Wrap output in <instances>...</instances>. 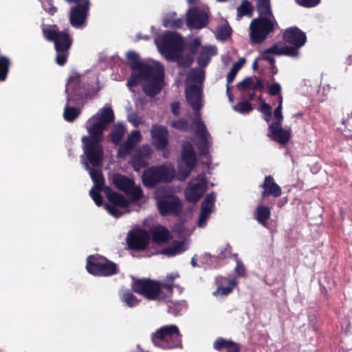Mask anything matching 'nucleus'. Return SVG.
<instances>
[{
    "label": "nucleus",
    "instance_id": "1",
    "mask_svg": "<svg viewBox=\"0 0 352 352\" xmlns=\"http://www.w3.org/2000/svg\"><path fill=\"white\" fill-rule=\"evenodd\" d=\"M114 118L112 109L104 107L88 120L86 129L89 135L82 138L84 155L81 157L83 164L87 162L94 167L101 165L104 157L103 148L100 144L103 140L102 134Z\"/></svg>",
    "mask_w": 352,
    "mask_h": 352
},
{
    "label": "nucleus",
    "instance_id": "2",
    "mask_svg": "<svg viewBox=\"0 0 352 352\" xmlns=\"http://www.w3.org/2000/svg\"><path fill=\"white\" fill-rule=\"evenodd\" d=\"M127 60L131 68L136 73H133L127 81V86L135 87L141 81L146 83L143 85V91L150 97L157 95L163 87L164 68L162 65H152L140 61L138 53L131 51L126 55Z\"/></svg>",
    "mask_w": 352,
    "mask_h": 352
},
{
    "label": "nucleus",
    "instance_id": "3",
    "mask_svg": "<svg viewBox=\"0 0 352 352\" xmlns=\"http://www.w3.org/2000/svg\"><path fill=\"white\" fill-rule=\"evenodd\" d=\"M185 94L186 100L195 114L192 124L195 126L196 134L199 138V149L202 155H205L208 153L211 144V137L200 117L199 110L203 107L202 88L196 85H189L186 88Z\"/></svg>",
    "mask_w": 352,
    "mask_h": 352
},
{
    "label": "nucleus",
    "instance_id": "4",
    "mask_svg": "<svg viewBox=\"0 0 352 352\" xmlns=\"http://www.w3.org/2000/svg\"><path fill=\"white\" fill-rule=\"evenodd\" d=\"M133 290L149 300H164L173 294L172 283H161L149 278L135 280Z\"/></svg>",
    "mask_w": 352,
    "mask_h": 352
},
{
    "label": "nucleus",
    "instance_id": "5",
    "mask_svg": "<svg viewBox=\"0 0 352 352\" xmlns=\"http://www.w3.org/2000/svg\"><path fill=\"white\" fill-rule=\"evenodd\" d=\"M153 343L164 349H173L182 346V335L175 324L163 326L151 336Z\"/></svg>",
    "mask_w": 352,
    "mask_h": 352
},
{
    "label": "nucleus",
    "instance_id": "6",
    "mask_svg": "<svg viewBox=\"0 0 352 352\" xmlns=\"http://www.w3.org/2000/svg\"><path fill=\"white\" fill-rule=\"evenodd\" d=\"M277 25L274 16H258L254 19L250 25V38L252 43H263L273 32Z\"/></svg>",
    "mask_w": 352,
    "mask_h": 352
},
{
    "label": "nucleus",
    "instance_id": "7",
    "mask_svg": "<svg viewBox=\"0 0 352 352\" xmlns=\"http://www.w3.org/2000/svg\"><path fill=\"white\" fill-rule=\"evenodd\" d=\"M65 93L67 102L82 107L90 96L91 90L88 85L81 84L80 76L74 74L68 79Z\"/></svg>",
    "mask_w": 352,
    "mask_h": 352
},
{
    "label": "nucleus",
    "instance_id": "8",
    "mask_svg": "<svg viewBox=\"0 0 352 352\" xmlns=\"http://www.w3.org/2000/svg\"><path fill=\"white\" fill-rule=\"evenodd\" d=\"M175 176L173 167L166 165L152 166L142 174V182L145 186L153 188L162 182H170Z\"/></svg>",
    "mask_w": 352,
    "mask_h": 352
},
{
    "label": "nucleus",
    "instance_id": "9",
    "mask_svg": "<svg viewBox=\"0 0 352 352\" xmlns=\"http://www.w3.org/2000/svg\"><path fill=\"white\" fill-rule=\"evenodd\" d=\"M87 270L95 276H109L118 272L117 265L105 258L96 260L94 256H89L87 261Z\"/></svg>",
    "mask_w": 352,
    "mask_h": 352
},
{
    "label": "nucleus",
    "instance_id": "10",
    "mask_svg": "<svg viewBox=\"0 0 352 352\" xmlns=\"http://www.w3.org/2000/svg\"><path fill=\"white\" fill-rule=\"evenodd\" d=\"M182 159L186 167L183 168L182 164L178 166V176L179 180L183 181L188 177L196 166L195 152L190 142H186L182 145Z\"/></svg>",
    "mask_w": 352,
    "mask_h": 352
},
{
    "label": "nucleus",
    "instance_id": "11",
    "mask_svg": "<svg viewBox=\"0 0 352 352\" xmlns=\"http://www.w3.org/2000/svg\"><path fill=\"white\" fill-rule=\"evenodd\" d=\"M72 42V38L68 30L60 32L59 36L54 42L56 52V62L58 65L63 66L66 63Z\"/></svg>",
    "mask_w": 352,
    "mask_h": 352
},
{
    "label": "nucleus",
    "instance_id": "12",
    "mask_svg": "<svg viewBox=\"0 0 352 352\" xmlns=\"http://www.w3.org/2000/svg\"><path fill=\"white\" fill-rule=\"evenodd\" d=\"M157 207L160 213L163 215L169 214L177 216L182 210L180 199L175 195H167L157 199Z\"/></svg>",
    "mask_w": 352,
    "mask_h": 352
},
{
    "label": "nucleus",
    "instance_id": "13",
    "mask_svg": "<svg viewBox=\"0 0 352 352\" xmlns=\"http://www.w3.org/2000/svg\"><path fill=\"white\" fill-rule=\"evenodd\" d=\"M206 189L205 181L201 176L192 179L184 192L186 201L192 204L197 203L203 196Z\"/></svg>",
    "mask_w": 352,
    "mask_h": 352
},
{
    "label": "nucleus",
    "instance_id": "14",
    "mask_svg": "<svg viewBox=\"0 0 352 352\" xmlns=\"http://www.w3.org/2000/svg\"><path fill=\"white\" fill-rule=\"evenodd\" d=\"M164 49L171 55L177 56L184 48V41L182 36L173 32H166L162 37Z\"/></svg>",
    "mask_w": 352,
    "mask_h": 352
},
{
    "label": "nucleus",
    "instance_id": "15",
    "mask_svg": "<svg viewBox=\"0 0 352 352\" xmlns=\"http://www.w3.org/2000/svg\"><path fill=\"white\" fill-rule=\"evenodd\" d=\"M150 241L148 233L143 230L130 231L126 236V243L129 249L142 251L147 248Z\"/></svg>",
    "mask_w": 352,
    "mask_h": 352
},
{
    "label": "nucleus",
    "instance_id": "16",
    "mask_svg": "<svg viewBox=\"0 0 352 352\" xmlns=\"http://www.w3.org/2000/svg\"><path fill=\"white\" fill-rule=\"evenodd\" d=\"M152 155V148L148 144H143L136 149L132 156L130 164L135 171H140L142 168H146L148 165V161Z\"/></svg>",
    "mask_w": 352,
    "mask_h": 352
},
{
    "label": "nucleus",
    "instance_id": "17",
    "mask_svg": "<svg viewBox=\"0 0 352 352\" xmlns=\"http://www.w3.org/2000/svg\"><path fill=\"white\" fill-rule=\"evenodd\" d=\"M89 4V0H85V3H78L71 9L69 22L73 27L80 28L85 25Z\"/></svg>",
    "mask_w": 352,
    "mask_h": 352
},
{
    "label": "nucleus",
    "instance_id": "18",
    "mask_svg": "<svg viewBox=\"0 0 352 352\" xmlns=\"http://www.w3.org/2000/svg\"><path fill=\"white\" fill-rule=\"evenodd\" d=\"M208 23V14L204 10L195 7L190 8L187 13V25L190 28L201 29Z\"/></svg>",
    "mask_w": 352,
    "mask_h": 352
},
{
    "label": "nucleus",
    "instance_id": "19",
    "mask_svg": "<svg viewBox=\"0 0 352 352\" xmlns=\"http://www.w3.org/2000/svg\"><path fill=\"white\" fill-rule=\"evenodd\" d=\"M283 39L285 43L300 48L305 44L307 36L305 32L294 26L288 28L284 31Z\"/></svg>",
    "mask_w": 352,
    "mask_h": 352
},
{
    "label": "nucleus",
    "instance_id": "20",
    "mask_svg": "<svg viewBox=\"0 0 352 352\" xmlns=\"http://www.w3.org/2000/svg\"><path fill=\"white\" fill-rule=\"evenodd\" d=\"M151 135L153 144L157 150H163L167 146L168 132L166 126L153 125L151 129Z\"/></svg>",
    "mask_w": 352,
    "mask_h": 352
},
{
    "label": "nucleus",
    "instance_id": "21",
    "mask_svg": "<svg viewBox=\"0 0 352 352\" xmlns=\"http://www.w3.org/2000/svg\"><path fill=\"white\" fill-rule=\"evenodd\" d=\"M142 135L138 130L133 131L118 149V155L125 157L129 155L136 145L141 141Z\"/></svg>",
    "mask_w": 352,
    "mask_h": 352
},
{
    "label": "nucleus",
    "instance_id": "22",
    "mask_svg": "<svg viewBox=\"0 0 352 352\" xmlns=\"http://www.w3.org/2000/svg\"><path fill=\"white\" fill-rule=\"evenodd\" d=\"M216 199V195L212 192L206 195L201 206V213L199 217L198 225L200 227L204 226L207 218L212 212L214 204Z\"/></svg>",
    "mask_w": 352,
    "mask_h": 352
},
{
    "label": "nucleus",
    "instance_id": "23",
    "mask_svg": "<svg viewBox=\"0 0 352 352\" xmlns=\"http://www.w3.org/2000/svg\"><path fill=\"white\" fill-rule=\"evenodd\" d=\"M263 189L261 194V200L267 197L272 196L274 197H278L282 193L280 187L274 182V178L271 176H267L265 178L264 182L261 185Z\"/></svg>",
    "mask_w": 352,
    "mask_h": 352
},
{
    "label": "nucleus",
    "instance_id": "24",
    "mask_svg": "<svg viewBox=\"0 0 352 352\" xmlns=\"http://www.w3.org/2000/svg\"><path fill=\"white\" fill-rule=\"evenodd\" d=\"M268 136L273 140L281 144H286L291 138L289 130L284 129L281 125L270 124L269 126Z\"/></svg>",
    "mask_w": 352,
    "mask_h": 352
},
{
    "label": "nucleus",
    "instance_id": "25",
    "mask_svg": "<svg viewBox=\"0 0 352 352\" xmlns=\"http://www.w3.org/2000/svg\"><path fill=\"white\" fill-rule=\"evenodd\" d=\"M109 179L118 190L124 192V193L128 192L134 184L133 179L120 173L113 174Z\"/></svg>",
    "mask_w": 352,
    "mask_h": 352
},
{
    "label": "nucleus",
    "instance_id": "26",
    "mask_svg": "<svg viewBox=\"0 0 352 352\" xmlns=\"http://www.w3.org/2000/svg\"><path fill=\"white\" fill-rule=\"evenodd\" d=\"M104 192L108 199V200L112 204V205L126 208L129 205V201L125 198V197L117 192H114L109 186H106L104 188Z\"/></svg>",
    "mask_w": 352,
    "mask_h": 352
},
{
    "label": "nucleus",
    "instance_id": "27",
    "mask_svg": "<svg viewBox=\"0 0 352 352\" xmlns=\"http://www.w3.org/2000/svg\"><path fill=\"white\" fill-rule=\"evenodd\" d=\"M271 216L270 208L263 206V203L259 204L254 212V218L259 224L264 227L268 226V220Z\"/></svg>",
    "mask_w": 352,
    "mask_h": 352
},
{
    "label": "nucleus",
    "instance_id": "28",
    "mask_svg": "<svg viewBox=\"0 0 352 352\" xmlns=\"http://www.w3.org/2000/svg\"><path fill=\"white\" fill-rule=\"evenodd\" d=\"M84 166L86 170L89 171V175L94 183V186L91 188L96 189L98 191L104 190V178L100 170H98L93 168H91L87 162L84 163Z\"/></svg>",
    "mask_w": 352,
    "mask_h": 352
},
{
    "label": "nucleus",
    "instance_id": "29",
    "mask_svg": "<svg viewBox=\"0 0 352 352\" xmlns=\"http://www.w3.org/2000/svg\"><path fill=\"white\" fill-rule=\"evenodd\" d=\"M214 348L217 351L225 349L226 352H240V346L237 343L222 338H218L214 342Z\"/></svg>",
    "mask_w": 352,
    "mask_h": 352
},
{
    "label": "nucleus",
    "instance_id": "30",
    "mask_svg": "<svg viewBox=\"0 0 352 352\" xmlns=\"http://www.w3.org/2000/svg\"><path fill=\"white\" fill-rule=\"evenodd\" d=\"M154 242L157 243H166L170 239V232L167 228L162 226L154 227L151 231Z\"/></svg>",
    "mask_w": 352,
    "mask_h": 352
},
{
    "label": "nucleus",
    "instance_id": "31",
    "mask_svg": "<svg viewBox=\"0 0 352 352\" xmlns=\"http://www.w3.org/2000/svg\"><path fill=\"white\" fill-rule=\"evenodd\" d=\"M80 107L81 106H75L74 102L67 101L63 112L65 120L68 122L74 121L80 113Z\"/></svg>",
    "mask_w": 352,
    "mask_h": 352
},
{
    "label": "nucleus",
    "instance_id": "32",
    "mask_svg": "<svg viewBox=\"0 0 352 352\" xmlns=\"http://www.w3.org/2000/svg\"><path fill=\"white\" fill-rule=\"evenodd\" d=\"M205 79V72L202 68H192L189 72L187 80L192 82V85L201 86L202 88V84Z\"/></svg>",
    "mask_w": 352,
    "mask_h": 352
},
{
    "label": "nucleus",
    "instance_id": "33",
    "mask_svg": "<svg viewBox=\"0 0 352 352\" xmlns=\"http://www.w3.org/2000/svg\"><path fill=\"white\" fill-rule=\"evenodd\" d=\"M216 53L215 48L212 47H203L197 57V63L204 68L207 66L210 60V58Z\"/></svg>",
    "mask_w": 352,
    "mask_h": 352
},
{
    "label": "nucleus",
    "instance_id": "34",
    "mask_svg": "<svg viewBox=\"0 0 352 352\" xmlns=\"http://www.w3.org/2000/svg\"><path fill=\"white\" fill-rule=\"evenodd\" d=\"M259 16H274L270 0H256Z\"/></svg>",
    "mask_w": 352,
    "mask_h": 352
},
{
    "label": "nucleus",
    "instance_id": "35",
    "mask_svg": "<svg viewBox=\"0 0 352 352\" xmlns=\"http://www.w3.org/2000/svg\"><path fill=\"white\" fill-rule=\"evenodd\" d=\"M125 133V127L123 124L118 123L115 125L111 133V141L115 144H118L122 140Z\"/></svg>",
    "mask_w": 352,
    "mask_h": 352
},
{
    "label": "nucleus",
    "instance_id": "36",
    "mask_svg": "<svg viewBox=\"0 0 352 352\" xmlns=\"http://www.w3.org/2000/svg\"><path fill=\"white\" fill-rule=\"evenodd\" d=\"M253 10L254 8L250 1H243L241 5L237 8V19L240 20L245 15L252 16Z\"/></svg>",
    "mask_w": 352,
    "mask_h": 352
},
{
    "label": "nucleus",
    "instance_id": "37",
    "mask_svg": "<svg viewBox=\"0 0 352 352\" xmlns=\"http://www.w3.org/2000/svg\"><path fill=\"white\" fill-rule=\"evenodd\" d=\"M11 61L5 56H0V82L4 81L8 76Z\"/></svg>",
    "mask_w": 352,
    "mask_h": 352
},
{
    "label": "nucleus",
    "instance_id": "38",
    "mask_svg": "<svg viewBox=\"0 0 352 352\" xmlns=\"http://www.w3.org/2000/svg\"><path fill=\"white\" fill-rule=\"evenodd\" d=\"M236 285L237 281L236 278H232L228 281V284L226 287L219 286L217 289L214 292L213 294L214 296H217L218 294L221 296H227L232 292Z\"/></svg>",
    "mask_w": 352,
    "mask_h": 352
},
{
    "label": "nucleus",
    "instance_id": "39",
    "mask_svg": "<svg viewBox=\"0 0 352 352\" xmlns=\"http://www.w3.org/2000/svg\"><path fill=\"white\" fill-rule=\"evenodd\" d=\"M184 243L179 241H174L171 246L166 248L163 252L169 256H175L184 251Z\"/></svg>",
    "mask_w": 352,
    "mask_h": 352
},
{
    "label": "nucleus",
    "instance_id": "40",
    "mask_svg": "<svg viewBox=\"0 0 352 352\" xmlns=\"http://www.w3.org/2000/svg\"><path fill=\"white\" fill-rule=\"evenodd\" d=\"M126 194L129 196L131 202L140 201L144 197L141 187L140 186H135V184Z\"/></svg>",
    "mask_w": 352,
    "mask_h": 352
},
{
    "label": "nucleus",
    "instance_id": "41",
    "mask_svg": "<svg viewBox=\"0 0 352 352\" xmlns=\"http://www.w3.org/2000/svg\"><path fill=\"white\" fill-rule=\"evenodd\" d=\"M122 300L129 307H133L138 305L140 300L131 292L126 291L122 295Z\"/></svg>",
    "mask_w": 352,
    "mask_h": 352
},
{
    "label": "nucleus",
    "instance_id": "42",
    "mask_svg": "<svg viewBox=\"0 0 352 352\" xmlns=\"http://www.w3.org/2000/svg\"><path fill=\"white\" fill-rule=\"evenodd\" d=\"M282 103H283V96L279 95L278 104L274 111V118L275 121L272 124L281 125L283 120L282 114Z\"/></svg>",
    "mask_w": 352,
    "mask_h": 352
},
{
    "label": "nucleus",
    "instance_id": "43",
    "mask_svg": "<svg viewBox=\"0 0 352 352\" xmlns=\"http://www.w3.org/2000/svg\"><path fill=\"white\" fill-rule=\"evenodd\" d=\"M184 21L181 19H174L172 17L168 16L163 20V25L166 28H170L173 29L180 28L182 27Z\"/></svg>",
    "mask_w": 352,
    "mask_h": 352
},
{
    "label": "nucleus",
    "instance_id": "44",
    "mask_svg": "<svg viewBox=\"0 0 352 352\" xmlns=\"http://www.w3.org/2000/svg\"><path fill=\"white\" fill-rule=\"evenodd\" d=\"M42 31L45 39L49 41H52L54 43L55 42L60 32L54 29H49L45 25H43L42 27Z\"/></svg>",
    "mask_w": 352,
    "mask_h": 352
},
{
    "label": "nucleus",
    "instance_id": "45",
    "mask_svg": "<svg viewBox=\"0 0 352 352\" xmlns=\"http://www.w3.org/2000/svg\"><path fill=\"white\" fill-rule=\"evenodd\" d=\"M283 55L289 56L293 58L298 57L299 55L298 50L299 47L296 46H288L285 43H283Z\"/></svg>",
    "mask_w": 352,
    "mask_h": 352
},
{
    "label": "nucleus",
    "instance_id": "46",
    "mask_svg": "<svg viewBox=\"0 0 352 352\" xmlns=\"http://www.w3.org/2000/svg\"><path fill=\"white\" fill-rule=\"evenodd\" d=\"M231 33L232 29L230 28V27L223 25L218 29L217 37L219 40L226 41L230 36Z\"/></svg>",
    "mask_w": 352,
    "mask_h": 352
},
{
    "label": "nucleus",
    "instance_id": "47",
    "mask_svg": "<svg viewBox=\"0 0 352 352\" xmlns=\"http://www.w3.org/2000/svg\"><path fill=\"white\" fill-rule=\"evenodd\" d=\"M283 42H278L271 47L265 50V54H271L274 55H283Z\"/></svg>",
    "mask_w": 352,
    "mask_h": 352
},
{
    "label": "nucleus",
    "instance_id": "48",
    "mask_svg": "<svg viewBox=\"0 0 352 352\" xmlns=\"http://www.w3.org/2000/svg\"><path fill=\"white\" fill-rule=\"evenodd\" d=\"M254 80L251 77H247L237 85V87L240 91H245L248 89L252 90Z\"/></svg>",
    "mask_w": 352,
    "mask_h": 352
},
{
    "label": "nucleus",
    "instance_id": "49",
    "mask_svg": "<svg viewBox=\"0 0 352 352\" xmlns=\"http://www.w3.org/2000/svg\"><path fill=\"white\" fill-rule=\"evenodd\" d=\"M234 109L241 113H247L252 110V104L247 101L239 102L235 106Z\"/></svg>",
    "mask_w": 352,
    "mask_h": 352
},
{
    "label": "nucleus",
    "instance_id": "50",
    "mask_svg": "<svg viewBox=\"0 0 352 352\" xmlns=\"http://www.w3.org/2000/svg\"><path fill=\"white\" fill-rule=\"evenodd\" d=\"M171 126L177 129L186 131L188 128V122L186 119L182 118L178 120L173 121Z\"/></svg>",
    "mask_w": 352,
    "mask_h": 352
},
{
    "label": "nucleus",
    "instance_id": "51",
    "mask_svg": "<svg viewBox=\"0 0 352 352\" xmlns=\"http://www.w3.org/2000/svg\"><path fill=\"white\" fill-rule=\"evenodd\" d=\"M89 195L98 206H101L103 204V199L100 191H98L96 189L91 188L90 190Z\"/></svg>",
    "mask_w": 352,
    "mask_h": 352
},
{
    "label": "nucleus",
    "instance_id": "52",
    "mask_svg": "<svg viewBox=\"0 0 352 352\" xmlns=\"http://www.w3.org/2000/svg\"><path fill=\"white\" fill-rule=\"evenodd\" d=\"M296 2L303 7L311 8L317 6L320 0H295Z\"/></svg>",
    "mask_w": 352,
    "mask_h": 352
},
{
    "label": "nucleus",
    "instance_id": "53",
    "mask_svg": "<svg viewBox=\"0 0 352 352\" xmlns=\"http://www.w3.org/2000/svg\"><path fill=\"white\" fill-rule=\"evenodd\" d=\"M118 206L111 204H106L105 208L113 217L118 218L120 217L123 212L117 208Z\"/></svg>",
    "mask_w": 352,
    "mask_h": 352
},
{
    "label": "nucleus",
    "instance_id": "54",
    "mask_svg": "<svg viewBox=\"0 0 352 352\" xmlns=\"http://www.w3.org/2000/svg\"><path fill=\"white\" fill-rule=\"evenodd\" d=\"M281 87L278 82H273L269 86L268 93L271 96L280 95Z\"/></svg>",
    "mask_w": 352,
    "mask_h": 352
},
{
    "label": "nucleus",
    "instance_id": "55",
    "mask_svg": "<svg viewBox=\"0 0 352 352\" xmlns=\"http://www.w3.org/2000/svg\"><path fill=\"white\" fill-rule=\"evenodd\" d=\"M235 271H236V273L239 276H242L245 275V267L243 265L241 261H237V264H236V266L235 267Z\"/></svg>",
    "mask_w": 352,
    "mask_h": 352
},
{
    "label": "nucleus",
    "instance_id": "56",
    "mask_svg": "<svg viewBox=\"0 0 352 352\" xmlns=\"http://www.w3.org/2000/svg\"><path fill=\"white\" fill-rule=\"evenodd\" d=\"M237 72H238L236 71L235 68H232L231 67L230 72H228V74L227 75L228 85H230V83L232 82V81L234 80V79Z\"/></svg>",
    "mask_w": 352,
    "mask_h": 352
},
{
    "label": "nucleus",
    "instance_id": "57",
    "mask_svg": "<svg viewBox=\"0 0 352 352\" xmlns=\"http://www.w3.org/2000/svg\"><path fill=\"white\" fill-rule=\"evenodd\" d=\"M254 78L256 79V83L254 82V85H252V90H263L264 89L263 81L256 76Z\"/></svg>",
    "mask_w": 352,
    "mask_h": 352
},
{
    "label": "nucleus",
    "instance_id": "58",
    "mask_svg": "<svg viewBox=\"0 0 352 352\" xmlns=\"http://www.w3.org/2000/svg\"><path fill=\"white\" fill-rule=\"evenodd\" d=\"M171 112L175 116H179V103L178 102H175L171 104Z\"/></svg>",
    "mask_w": 352,
    "mask_h": 352
},
{
    "label": "nucleus",
    "instance_id": "59",
    "mask_svg": "<svg viewBox=\"0 0 352 352\" xmlns=\"http://www.w3.org/2000/svg\"><path fill=\"white\" fill-rule=\"evenodd\" d=\"M270 54H265L264 51L263 52L261 56L263 59L267 60L270 65H273L274 64L275 60L273 57L270 56Z\"/></svg>",
    "mask_w": 352,
    "mask_h": 352
},
{
    "label": "nucleus",
    "instance_id": "60",
    "mask_svg": "<svg viewBox=\"0 0 352 352\" xmlns=\"http://www.w3.org/2000/svg\"><path fill=\"white\" fill-rule=\"evenodd\" d=\"M260 111L263 113H266L267 111H272V107L268 104H267L265 102L263 101L261 104Z\"/></svg>",
    "mask_w": 352,
    "mask_h": 352
},
{
    "label": "nucleus",
    "instance_id": "61",
    "mask_svg": "<svg viewBox=\"0 0 352 352\" xmlns=\"http://www.w3.org/2000/svg\"><path fill=\"white\" fill-rule=\"evenodd\" d=\"M179 276V274L177 273L175 274H167L166 280V283H172L173 285L174 280Z\"/></svg>",
    "mask_w": 352,
    "mask_h": 352
},
{
    "label": "nucleus",
    "instance_id": "62",
    "mask_svg": "<svg viewBox=\"0 0 352 352\" xmlns=\"http://www.w3.org/2000/svg\"><path fill=\"white\" fill-rule=\"evenodd\" d=\"M231 86H230V85H227V89H226V94H227V96L230 100V102H233L234 101V96L232 95V94L231 93Z\"/></svg>",
    "mask_w": 352,
    "mask_h": 352
},
{
    "label": "nucleus",
    "instance_id": "63",
    "mask_svg": "<svg viewBox=\"0 0 352 352\" xmlns=\"http://www.w3.org/2000/svg\"><path fill=\"white\" fill-rule=\"evenodd\" d=\"M244 61H245L244 60H240L239 61L235 63L232 65V68H235L236 71L238 72L240 69V68L241 67V66H242V65H243Z\"/></svg>",
    "mask_w": 352,
    "mask_h": 352
},
{
    "label": "nucleus",
    "instance_id": "64",
    "mask_svg": "<svg viewBox=\"0 0 352 352\" xmlns=\"http://www.w3.org/2000/svg\"><path fill=\"white\" fill-rule=\"evenodd\" d=\"M264 116H263V118L264 120L268 123L270 122L271 120V118H272V111H267L266 113H263Z\"/></svg>",
    "mask_w": 352,
    "mask_h": 352
}]
</instances>
